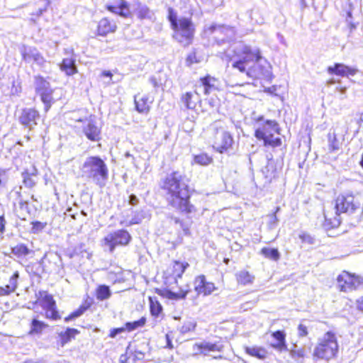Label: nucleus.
I'll return each mask as SVG.
<instances>
[{"mask_svg":"<svg viewBox=\"0 0 363 363\" xmlns=\"http://www.w3.org/2000/svg\"><path fill=\"white\" fill-rule=\"evenodd\" d=\"M201 62V57L198 50L195 48L192 49L186 56L185 63L189 67L194 65L199 64Z\"/></svg>","mask_w":363,"mask_h":363,"instance_id":"nucleus-35","label":"nucleus"},{"mask_svg":"<svg viewBox=\"0 0 363 363\" xmlns=\"http://www.w3.org/2000/svg\"><path fill=\"white\" fill-rule=\"evenodd\" d=\"M126 330L125 325L120 328H114L110 330L108 337L111 338H115L117 335Z\"/></svg>","mask_w":363,"mask_h":363,"instance_id":"nucleus-50","label":"nucleus"},{"mask_svg":"<svg viewBox=\"0 0 363 363\" xmlns=\"http://www.w3.org/2000/svg\"><path fill=\"white\" fill-rule=\"evenodd\" d=\"M196 347L200 353L206 355L211 352H220L223 351L224 346L220 342H216L213 343L205 342L197 344Z\"/></svg>","mask_w":363,"mask_h":363,"instance_id":"nucleus-29","label":"nucleus"},{"mask_svg":"<svg viewBox=\"0 0 363 363\" xmlns=\"http://www.w3.org/2000/svg\"><path fill=\"white\" fill-rule=\"evenodd\" d=\"M22 91V83L19 79L13 80L11 86V94L13 96H18Z\"/></svg>","mask_w":363,"mask_h":363,"instance_id":"nucleus-43","label":"nucleus"},{"mask_svg":"<svg viewBox=\"0 0 363 363\" xmlns=\"http://www.w3.org/2000/svg\"><path fill=\"white\" fill-rule=\"evenodd\" d=\"M328 149L330 152L338 150L340 148L341 143L337 138L336 134H328Z\"/></svg>","mask_w":363,"mask_h":363,"instance_id":"nucleus-42","label":"nucleus"},{"mask_svg":"<svg viewBox=\"0 0 363 363\" xmlns=\"http://www.w3.org/2000/svg\"><path fill=\"white\" fill-rule=\"evenodd\" d=\"M99 77H101V78H104V77L108 78L109 81H110V83H111V84L113 83V80L112 79H113V74L110 70H104V71H102L100 73Z\"/></svg>","mask_w":363,"mask_h":363,"instance_id":"nucleus-54","label":"nucleus"},{"mask_svg":"<svg viewBox=\"0 0 363 363\" xmlns=\"http://www.w3.org/2000/svg\"><path fill=\"white\" fill-rule=\"evenodd\" d=\"M165 338H166V342H167L165 347L168 348L169 350L173 349L174 348V345L172 344V340H171V337H170L169 335V334H166Z\"/></svg>","mask_w":363,"mask_h":363,"instance_id":"nucleus-57","label":"nucleus"},{"mask_svg":"<svg viewBox=\"0 0 363 363\" xmlns=\"http://www.w3.org/2000/svg\"><path fill=\"white\" fill-rule=\"evenodd\" d=\"M181 101L188 109H195L201 103L200 94L196 91H186L181 96Z\"/></svg>","mask_w":363,"mask_h":363,"instance_id":"nucleus-21","label":"nucleus"},{"mask_svg":"<svg viewBox=\"0 0 363 363\" xmlns=\"http://www.w3.org/2000/svg\"><path fill=\"white\" fill-rule=\"evenodd\" d=\"M78 122L83 123L82 133L91 142H99L101 140V127L91 119H78Z\"/></svg>","mask_w":363,"mask_h":363,"instance_id":"nucleus-14","label":"nucleus"},{"mask_svg":"<svg viewBox=\"0 0 363 363\" xmlns=\"http://www.w3.org/2000/svg\"><path fill=\"white\" fill-rule=\"evenodd\" d=\"M87 177L100 186H104L108 178V168L105 162L99 156H91L83 164Z\"/></svg>","mask_w":363,"mask_h":363,"instance_id":"nucleus-8","label":"nucleus"},{"mask_svg":"<svg viewBox=\"0 0 363 363\" xmlns=\"http://www.w3.org/2000/svg\"><path fill=\"white\" fill-rule=\"evenodd\" d=\"M60 69L67 76H72L78 72L76 60L73 52L70 57L63 58L60 64Z\"/></svg>","mask_w":363,"mask_h":363,"instance_id":"nucleus-24","label":"nucleus"},{"mask_svg":"<svg viewBox=\"0 0 363 363\" xmlns=\"http://www.w3.org/2000/svg\"><path fill=\"white\" fill-rule=\"evenodd\" d=\"M106 9L109 12L123 18H131L133 16L130 5L125 0H118L114 4H107L106 5Z\"/></svg>","mask_w":363,"mask_h":363,"instance_id":"nucleus-20","label":"nucleus"},{"mask_svg":"<svg viewBox=\"0 0 363 363\" xmlns=\"http://www.w3.org/2000/svg\"><path fill=\"white\" fill-rule=\"evenodd\" d=\"M263 172L265 174V177L269 182H271L273 179H276L279 177L276 165L273 163L267 164L264 167Z\"/></svg>","mask_w":363,"mask_h":363,"instance_id":"nucleus-39","label":"nucleus"},{"mask_svg":"<svg viewBox=\"0 0 363 363\" xmlns=\"http://www.w3.org/2000/svg\"><path fill=\"white\" fill-rule=\"evenodd\" d=\"M289 355L294 361H302L307 357V352L302 347H294L290 350Z\"/></svg>","mask_w":363,"mask_h":363,"instance_id":"nucleus-36","label":"nucleus"},{"mask_svg":"<svg viewBox=\"0 0 363 363\" xmlns=\"http://www.w3.org/2000/svg\"><path fill=\"white\" fill-rule=\"evenodd\" d=\"M233 145L234 139L233 134L228 131H223L220 138L215 142L213 147L216 152L223 154L232 150Z\"/></svg>","mask_w":363,"mask_h":363,"instance_id":"nucleus-19","label":"nucleus"},{"mask_svg":"<svg viewBox=\"0 0 363 363\" xmlns=\"http://www.w3.org/2000/svg\"><path fill=\"white\" fill-rule=\"evenodd\" d=\"M31 60H33L37 63H42V62H45V59H44L43 56L38 52H36V50L33 52L32 57H31Z\"/></svg>","mask_w":363,"mask_h":363,"instance_id":"nucleus-53","label":"nucleus"},{"mask_svg":"<svg viewBox=\"0 0 363 363\" xmlns=\"http://www.w3.org/2000/svg\"><path fill=\"white\" fill-rule=\"evenodd\" d=\"M189 181L185 174L176 170L162 178L159 184L167 205L186 218L196 211V208L191 202L193 189L189 184Z\"/></svg>","mask_w":363,"mask_h":363,"instance_id":"nucleus-1","label":"nucleus"},{"mask_svg":"<svg viewBox=\"0 0 363 363\" xmlns=\"http://www.w3.org/2000/svg\"><path fill=\"white\" fill-rule=\"evenodd\" d=\"M147 323V318L145 316L141 317L137 320L126 322L124 325L128 332H132L138 328H143Z\"/></svg>","mask_w":363,"mask_h":363,"instance_id":"nucleus-40","label":"nucleus"},{"mask_svg":"<svg viewBox=\"0 0 363 363\" xmlns=\"http://www.w3.org/2000/svg\"><path fill=\"white\" fill-rule=\"evenodd\" d=\"M35 91L40 97L44 105V111L48 112L57 99L54 97V89L51 88L50 82L42 75L34 77Z\"/></svg>","mask_w":363,"mask_h":363,"instance_id":"nucleus-11","label":"nucleus"},{"mask_svg":"<svg viewBox=\"0 0 363 363\" xmlns=\"http://www.w3.org/2000/svg\"><path fill=\"white\" fill-rule=\"evenodd\" d=\"M363 123V112L359 113V118H358V123L361 124Z\"/></svg>","mask_w":363,"mask_h":363,"instance_id":"nucleus-60","label":"nucleus"},{"mask_svg":"<svg viewBox=\"0 0 363 363\" xmlns=\"http://www.w3.org/2000/svg\"><path fill=\"white\" fill-rule=\"evenodd\" d=\"M231 68L252 79L267 77L272 69L269 62L263 56L261 49L243 44L235 49L228 57Z\"/></svg>","mask_w":363,"mask_h":363,"instance_id":"nucleus-2","label":"nucleus"},{"mask_svg":"<svg viewBox=\"0 0 363 363\" xmlns=\"http://www.w3.org/2000/svg\"><path fill=\"white\" fill-rule=\"evenodd\" d=\"M229 259H224V262L225 264H228Z\"/></svg>","mask_w":363,"mask_h":363,"instance_id":"nucleus-63","label":"nucleus"},{"mask_svg":"<svg viewBox=\"0 0 363 363\" xmlns=\"http://www.w3.org/2000/svg\"><path fill=\"white\" fill-rule=\"evenodd\" d=\"M335 215L332 212H324L323 225L328 229L336 228L341 223L340 214L351 215L361 208V202L357 196L352 192L340 194L334 200Z\"/></svg>","mask_w":363,"mask_h":363,"instance_id":"nucleus-4","label":"nucleus"},{"mask_svg":"<svg viewBox=\"0 0 363 363\" xmlns=\"http://www.w3.org/2000/svg\"><path fill=\"white\" fill-rule=\"evenodd\" d=\"M337 289L340 292L352 293L363 288V277L355 272L342 270L336 277Z\"/></svg>","mask_w":363,"mask_h":363,"instance_id":"nucleus-9","label":"nucleus"},{"mask_svg":"<svg viewBox=\"0 0 363 363\" xmlns=\"http://www.w3.org/2000/svg\"><path fill=\"white\" fill-rule=\"evenodd\" d=\"M194 291L199 296H207L216 291L218 288L215 284L208 281L204 274H199L194 278Z\"/></svg>","mask_w":363,"mask_h":363,"instance_id":"nucleus-15","label":"nucleus"},{"mask_svg":"<svg viewBox=\"0 0 363 363\" xmlns=\"http://www.w3.org/2000/svg\"><path fill=\"white\" fill-rule=\"evenodd\" d=\"M271 336L276 341L271 344L272 348L279 352L287 350L286 335L284 330L274 331L271 333Z\"/></svg>","mask_w":363,"mask_h":363,"instance_id":"nucleus-23","label":"nucleus"},{"mask_svg":"<svg viewBox=\"0 0 363 363\" xmlns=\"http://www.w3.org/2000/svg\"><path fill=\"white\" fill-rule=\"evenodd\" d=\"M138 223V222H132V221H131V222H130L129 225H133V224H135V223Z\"/></svg>","mask_w":363,"mask_h":363,"instance_id":"nucleus-64","label":"nucleus"},{"mask_svg":"<svg viewBox=\"0 0 363 363\" xmlns=\"http://www.w3.org/2000/svg\"><path fill=\"white\" fill-rule=\"evenodd\" d=\"M80 334V331L74 328H67L57 335V344L60 347H64Z\"/></svg>","mask_w":363,"mask_h":363,"instance_id":"nucleus-22","label":"nucleus"},{"mask_svg":"<svg viewBox=\"0 0 363 363\" xmlns=\"http://www.w3.org/2000/svg\"><path fill=\"white\" fill-rule=\"evenodd\" d=\"M189 267L188 262L173 260L162 272V279L166 287L155 289V293L163 298L171 300L184 298L190 292V287L188 284L178 286V279L182 277Z\"/></svg>","mask_w":363,"mask_h":363,"instance_id":"nucleus-3","label":"nucleus"},{"mask_svg":"<svg viewBox=\"0 0 363 363\" xmlns=\"http://www.w3.org/2000/svg\"><path fill=\"white\" fill-rule=\"evenodd\" d=\"M244 352L246 354L251 357L256 358L259 360H264L269 356L267 350L262 346L252 345L244 346Z\"/></svg>","mask_w":363,"mask_h":363,"instance_id":"nucleus-25","label":"nucleus"},{"mask_svg":"<svg viewBox=\"0 0 363 363\" xmlns=\"http://www.w3.org/2000/svg\"><path fill=\"white\" fill-rule=\"evenodd\" d=\"M235 279L239 285L246 286L254 282L255 276L249 271L241 270L235 274Z\"/></svg>","mask_w":363,"mask_h":363,"instance_id":"nucleus-30","label":"nucleus"},{"mask_svg":"<svg viewBox=\"0 0 363 363\" xmlns=\"http://www.w3.org/2000/svg\"><path fill=\"white\" fill-rule=\"evenodd\" d=\"M22 177L23 183L26 187L31 189L35 186L36 183L35 181L36 174L30 173L28 170H25L22 173Z\"/></svg>","mask_w":363,"mask_h":363,"instance_id":"nucleus-41","label":"nucleus"},{"mask_svg":"<svg viewBox=\"0 0 363 363\" xmlns=\"http://www.w3.org/2000/svg\"><path fill=\"white\" fill-rule=\"evenodd\" d=\"M167 20L172 30L174 41L184 48L192 45L196 33V26L191 18H179L177 11L172 7L167 9Z\"/></svg>","mask_w":363,"mask_h":363,"instance_id":"nucleus-5","label":"nucleus"},{"mask_svg":"<svg viewBox=\"0 0 363 363\" xmlns=\"http://www.w3.org/2000/svg\"><path fill=\"white\" fill-rule=\"evenodd\" d=\"M260 253L265 257L273 261H278L280 259V253L277 248L262 247Z\"/></svg>","mask_w":363,"mask_h":363,"instance_id":"nucleus-37","label":"nucleus"},{"mask_svg":"<svg viewBox=\"0 0 363 363\" xmlns=\"http://www.w3.org/2000/svg\"><path fill=\"white\" fill-rule=\"evenodd\" d=\"M138 201H139V200L135 195L132 194L130 196L129 203L130 205L136 206V205H138Z\"/></svg>","mask_w":363,"mask_h":363,"instance_id":"nucleus-58","label":"nucleus"},{"mask_svg":"<svg viewBox=\"0 0 363 363\" xmlns=\"http://www.w3.org/2000/svg\"><path fill=\"white\" fill-rule=\"evenodd\" d=\"M33 305L41 306L45 311L44 316L48 320L57 321L62 318L56 301L47 291H40Z\"/></svg>","mask_w":363,"mask_h":363,"instance_id":"nucleus-10","label":"nucleus"},{"mask_svg":"<svg viewBox=\"0 0 363 363\" xmlns=\"http://www.w3.org/2000/svg\"><path fill=\"white\" fill-rule=\"evenodd\" d=\"M49 328V325L45 322L38 319L37 316H34L30 322V328L28 334L30 336L40 335Z\"/></svg>","mask_w":363,"mask_h":363,"instance_id":"nucleus-28","label":"nucleus"},{"mask_svg":"<svg viewBox=\"0 0 363 363\" xmlns=\"http://www.w3.org/2000/svg\"><path fill=\"white\" fill-rule=\"evenodd\" d=\"M35 49H24L21 52L22 59L26 62L31 61V57Z\"/></svg>","mask_w":363,"mask_h":363,"instance_id":"nucleus-49","label":"nucleus"},{"mask_svg":"<svg viewBox=\"0 0 363 363\" xmlns=\"http://www.w3.org/2000/svg\"><path fill=\"white\" fill-rule=\"evenodd\" d=\"M257 121H262L255 128L254 136L257 140L262 141L266 147L277 148L283 145L281 137V128L276 120H264L263 116H259Z\"/></svg>","mask_w":363,"mask_h":363,"instance_id":"nucleus-6","label":"nucleus"},{"mask_svg":"<svg viewBox=\"0 0 363 363\" xmlns=\"http://www.w3.org/2000/svg\"><path fill=\"white\" fill-rule=\"evenodd\" d=\"M199 82L200 86L203 88V94L209 95L212 91L216 89V83L218 82V79L209 74H206L199 78Z\"/></svg>","mask_w":363,"mask_h":363,"instance_id":"nucleus-26","label":"nucleus"},{"mask_svg":"<svg viewBox=\"0 0 363 363\" xmlns=\"http://www.w3.org/2000/svg\"><path fill=\"white\" fill-rule=\"evenodd\" d=\"M339 350L337 333L330 330L318 340L311 355L314 361L329 362L337 357Z\"/></svg>","mask_w":363,"mask_h":363,"instance_id":"nucleus-7","label":"nucleus"},{"mask_svg":"<svg viewBox=\"0 0 363 363\" xmlns=\"http://www.w3.org/2000/svg\"><path fill=\"white\" fill-rule=\"evenodd\" d=\"M19 278V273L16 271L9 278V284L4 286H0V298L8 296L13 293L18 288V279Z\"/></svg>","mask_w":363,"mask_h":363,"instance_id":"nucleus-27","label":"nucleus"},{"mask_svg":"<svg viewBox=\"0 0 363 363\" xmlns=\"http://www.w3.org/2000/svg\"><path fill=\"white\" fill-rule=\"evenodd\" d=\"M327 72L330 75H335L340 77H354L358 72V69L344 63L335 62L326 69Z\"/></svg>","mask_w":363,"mask_h":363,"instance_id":"nucleus-17","label":"nucleus"},{"mask_svg":"<svg viewBox=\"0 0 363 363\" xmlns=\"http://www.w3.org/2000/svg\"><path fill=\"white\" fill-rule=\"evenodd\" d=\"M112 295L110 287L106 284H99L96 287L95 296L99 301H103L111 298Z\"/></svg>","mask_w":363,"mask_h":363,"instance_id":"nucleus-32","label":"nucleus"},{"mask_svg":"<svg viewBox=\"0 0 363 363\" xmlns=\"http://www.w3.org/2000/svg\"><path fill=\"white\" fill-rule=\"evenodd\" d=\"M41 118L39 110L33 107H23L20 110L18 120L21 125L29 130L33 129Z\"/></svg>","mask_w":363,"mask_h":363,"instance_id":"nucleus-13","label":"nucleus"},{"mask_svg":"<svg viewBox=\"0 0 363 363\" xmlns=\"http://www.w3.org/2000/svg\"><path fill=\"white\" fill-rule=\"evenodd\" d=\"M11 253L17 258L26 257L33 252V250L24 243H18L11 247Z\"/></svg>","mask_w":363,"mask_h":363,"instance_id":"nucleus-33","label":"nucleus"},{"mask_svg":"<svg viewBox=\"0 0 363 363\" xmlns=\"http://www.w3.org/2000/svg\"><path fill=\"white\" fill-rule=\"evenodd\" d=\"M150 312L154 318H158L162 313L163 308L156 297L150 296Z\"/></svg>","mask_w":363,"mask_h":363,"instance_id":"nucleus-34","label":"nucleus"},{"mask_svg":"<svg viewBox=\"0 0 363 363\" xmlns=\"http://www.w3.org/2000/svg\"><path fill=\"white\" fill-rule=\"evenodd\" d=\"M356 307L358 311L363 312V296L356 300Z\"/></svg>","mask_w":363,"mask_h":363,"instance_id":"nucleus-56","label":"nucleus"},{"mask_svg":"<svg viewBox=\"0 0 363 363\" xmlns=\"http://www.w3.org/2000/svg\"><path fill=\"white\" fill-rule=\"evenodd\" d=\"M118 29V25L115 20L109 17H103L96 25V35L101 37H106L113 34Z\"/></svg>","mask_w":363,"mask_h":363,"instance_id":"nucleus-18","label":"nucleus"},{"mask_svg":"<svg viewBox=\"0 0 363 363\" xmlns=\"http://www.w3.org/2000/svg\"><path fill=\"white\" fill-rule=\"evenodd\" d=\"M196 323L194 321L186 322L182 325L180 331L182 333H188L194 331L196 328Z\"/></svg>","mask_w":363,"mask_h":363,"instance_id":"nucleus-46","label":"nucleus"},{"mask_svg":"<svg viewBox=\"0 0 363 363\" xmlns=\"http://www.w3.org/2000/svg\"><path fill=\"white\" fill-rule=\"evenodd\" d=\"M279 211V207H277L276 211H275V212H274V217H275V218H276V213H277Z\"/></svg>","mask_w":363,"mask_h":363,"instance_id":"nucleus-62","label":"nucleus"},{"mask_svg":"<svg viewBox=\"0 0 363 363\" xmlns=\"http://www.w3.org/2000/svg\"><path fill=\"white\" fill-rule=\"evenodd\" d=\"M298 334L301 337H306L308 335L307 326L303 324H299L298 326Z\"/></svg>","mask_w":363,"mask_h":363,"instance_id":"nucleus-52","label":"nucleus"},{"mask_svg":"<svg viewBox=\"0 0 363 363\" xmlns=\"http://www.w3.org/2000/svg\"><path fill=\"white\" fill-rule=\"evenodd\" d=\"M359 164H360L361 167L363 169V152H362V155L361 160L359 162Z\"/></svg>","mask_w":363,"mask_h":363,"instance_id":"nucleus-61","label":"nucleus"},{"mask_svg":"<svg viewBox=\"0 0 363 363\" xmlns=\"http://www.w3.org/2000/svg\"><path fill=\"white\" fill-rule=\"evenodd\" d=\"M213 162V156L205 152H200L193 156V163L200 166H208Z\"/></svg>","mask_w":363,"mask_h":363,"instance_id":"nucleus-31","label":"nucleus"},{"mask_svg":"<svg viewBox=\"0 0 363 363\" xmlns=\"http://www.w3.org/2000/svg\"><path fill=\"white\" fill-rule=\"evenodd\" d=\"M93 305V300L91 298L87 296L86 298L84 299L82 304L79 306L82 307L83 311L86 312Z\"/></svg>","mask_w":363,"mask_h":363,"instance_id":"nucleus-51","label":"nucleus"},{"mask_svg":"<svg viewBox=\"0 0 363 363\" xmlns=\"http://www.w3.org/2000/svg\"><path fill=\"white\" fill-rule=\"evenodd\" d=\"M299 238L303 243L313 244L314 238L308 233H302L299 235Z\"/></svg>","mask_w":363,"mask_h":363,"instance_id":"nucleus-48","label":"nucleus"},{"mask_svg":"<svg viewBox=\"0 0 363 363\" xmlns=\"http://www.w3.org/2000/svg\"><path fill=\"white\" fill-rule=\"evenodd\" d=\"M172 219L175 224H179L180 225L185 235H188L190 233L189 227L183 220H181L177 217H174L172 218Z\"/></svg>","mask_w":363,"mask_h":363,"instance_id":"nucleus-47","label":"nucleus"},{"mask_svg":"<svg viewBox=\"0 0 363 363\" xmlns=\"http://www.w3.org/2000/svg\"><path fill=\"white\" fill-rule=\"evenodd\" d=\"M154 100V97L149 94L138 93L133 97L135 108L139 113L147 114Z\"/></svg>","mask_w":363,"mask_h":363,"instance_id":"nucleus-16","label":"nucleus"},{"mask_svg":"<svg viewBox=\"0 0 363 363\" xmlns=\"http://www.w3.org/2000/svg\"><path fill=\"white\" fill-rule=\"evenodd\" d=\"M129 359V357L127 355V354H122L120 356L119 362L121 363H127Z\"/></svg>","mask_w":363,"mask_h":363,"instance_id":"nucleus-59","label":"nucleus"},{"mask_svg":"<svg viewBox=\"0 0 363 363\" xmlns=\"http://www.w3.org/2000/svg\"><path fill=\"white\" fill-rule=\"evenodd\" d=\"M85 312L83 311L81 306H79L76 310L71 312L68 315H67L64 320L66 323H68L84 314Z\"/></svg>","mask_w":363,"mask_h":363,"instance_id":"nucleus-44","label":"nucleus"},{"mask_svg":"<svg viewBox=\"0 0 363 363\" xmlns=\"http://www.w3.org/2000/svg\"><path fill=\"white\" fill-rule=\"evenodd\" d=\"M31 231L33 233H38L45 228L47 226V223H43L38 220H34L31 222Z\"/></svg>","mask_w":363,"mask_h":363,"instance_id":"nucleus-45","label":"nucleus"},{"mask_svg":"<svg viewBox=\"0 0 363 363\" xmlns=\"http://www.w3.org/2000/svg\"><path fill=\"white\" fill-rule=\"evenodd\" d=\"M132 237L125 229H119L109 233L102 240V245L113 252L117 247H125L130 244Z\"/></svg>","mask_w":363,"mask_h":363,"instance_id":"nucleus-12","label":"nucleus"},{"mask_svg":"<svg viewBox=\"0 0 363 363\" xmlns=\"http://www.w3.org/2000/svg\"><path fill=\"white\" fill-rule=\"evenodd\" d=\"M137 7L135 9V13L137 17L140 20L147 19L150 18L151 12L150 9L145 6L142 4L140 2L138 1L136 3Z\"/></svg>","mask_w":363,"mask_h":363,"instance_id":"nucleus-38","label":"nucleus"},{"mask_svg":"<svg viewBox=\"0 0 363 363\" xmlns=\"http://www.w3.org/2000/svg\"><path fill=\"white\" fill-rule=\"evenodd\" d=\"M6 221L4 215L0 216V234L3 235L6 231Z\"/></svg>","mask_w":363,"mask_h":363,"instance_id":"nucleus-55","label":"nucleus"}]
</instances>
